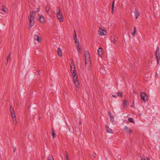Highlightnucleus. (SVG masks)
<instances>
[{
	"label": "nucleus",
	"instance_id": "obj_1",
	"mask_svg": "<svg viewBox=\"0 0 160 160\" xmlns=\"http://www.w3.org/2000/svg\"><path fill=\"white\" fill-rule=\"evenodd\" d=\"M40 7L39 6L37 8V11L34 12L32 11L30 12L29 15L28 17V19L30 22L28 26V28L29 29H30L34 25L35 23L34 20L35 18V14L38 12L40 11Z\"/></svg>",
	"mask_w": 160,
	"mask_h": 160
},
{
	"label": "nucleus",
	"instance_id": "obj_2",
	"mask_svg": "<svg viewBox=\"0 0 160 160\" xmlns=\"http://www.w3.org/2000/svg\"><path fill=\"white\" fill-rule=\"evenodd\" d=\"M86 65L87 66L88 69L89 70L92 69L91 62L89 52L87 51L84 52Z\"/></svg>",
	"mask_w": 160,
	"mask_h": 160
},
{
	"label": "nucleus",
	"instance_id": "obj_3",
	"mask_svg": "<svg viewBox=\"0 0 160 160\" xmlns=\"http://www.w3.org/2000/svg\"><path fill=\"white\" fill-rule=\"evenodd\" d=\"M140 96L144 102L148 100V95L145 92H142L141 93Z\"/></svg>",
	"mask_w": 160,
	"mask_h": 160
},
{
	"label": "nucleus",
	"instance_id": "obj_4",
	"mask_svg": "<svg viewBox=\"0 0 160 160\" xmlns=\"http://www.w3.org/2000/svg\"><path fill=\"white\" fill-rule=\"evenodd\" d=\"M159 48L158 47H157L155 53V56L156 57L158 63L159 62V61L160 58V53L159 52Z\"/></svg>",
	"mask_w": 160,
	"mask_h": 160
},
{
	"label": "nucleus",
	"instance_id": "obj_5",
	"mask_svg": "<svg viewBox=\"0 0 160 160\" xmlns=\"http://www.w3.org/2000/svg\"><path fill=\"white\" fill-rule=\"evenodd\" d=\"M70 68H71V72L72 74H74L75 72H76V71L75 70V65L74 64V62L73 61H72L71 63L70 64Z\"/></svg>",
	"mask_w": 160,
	"mask_h": 160
},
{
	"label": "nucleus",
	"instance_id": "obj_6",
	"mask_svg": "<svg viewBox=\"0 0 160 160\" xmlns=\"http://www.w3.org/2000/svg\"><path fill=\"white\" fill-rule=\"evenodd\" d=\"M124 129L125 131L126 132L129 134H131L133 132V131L130 129L127 126H125L124 128Z\"/></svg>",
	"mask_w": 160,
	"mask_h": 160
},
{
	"label": "nucleus",
	"instance_id": "obj_7",
	"mask_svg": "<svg viewBox=\"0 0 160 160\" xmlns=\"http://www.w3.org/2000/svg\"><path fill=\"white\" fill-rule=\"evenodd\" d=\"M57 14L58 19L60 22H62L63 19L62 14L59 12H57Z\"/></svg>",
	"mask_w": 160,
	"mask_h": 160
},
{
	"label": "nucleus",
	"instance_id": "obj_8",
	"mask_svg": "<svg viewBox=\"0 0 160 160\" xmlns=\"http://www.w3.org/2000/svg\"><path fill=\"white\" fill-rule=\"evenodd\" d=\"M39 18V21L41 23H43L45 22V19L42 16H41L40 14H38Z\"/></svg>",
	"mask_w": 160,
	"mask_h": 160
},
{
	"label": "nucleus",
	"instance_id": "obj_9",
	"mask_svg": "<svg viewBox=\"0 0 160 160\" xmlns=\"http://www.w3.org/2000/svg\"><path fill=\"white\" fill-rule=\"evenodd\" d=\"M57 52L58 56L60 57H61L62 56V51L60 48H58Z\"/></svg>",
	"mask_w": 160,
	"mask_h": 160
},
{
	"label": "nucleus",
	"instance_id": "obj_10",
	"mask_svg": "<svg viewBox=\"0 0 160 160\" xmlns=\"http://www.w3.org/2000/svg\"><path fill=\"white\" fill-rule=\"evenodd\" d=\"M98 51L99 56L100 57H102L103 55L102 48L101 47L99 48Z\"/></svg>",
	"mask_w": 160,
	"mask_h": 160
},
{
	"label": "nucleus",
	"instance_id": "obj_11",
	"mask_svg": "<svg viewBox=\"0 0 160 160\" xmlns=\"http://www.w3.org/2000/svg\"><path fill=\"white\" fill-rule=\"evenodd\" d=\"M105 32H106L104 30L100 28L98 31V34L100 35L103 36L105 35L104 34Z\"/></svg>",
	"mask_w": 160,
	"mask_h": 160
},
{
	"label": "nucleus",
	"instance_id": "obj_12",
	"mask_svg": "<svg viewBox=\"0 0 160 160\" xmlns=\"http://www.w3.org/2000/svg\"><path fill=\"white\" fill-rule=\"evenodd\" d=\"M10 112L11 114L12 115V117H13L15 116L14 108L12 106H11V107H10Z\"/></svg>",
	"mask_w": 160,
	"mask_h": 160
},
{
	"label": "nucleus",
	"instance_id": "obj_13",
	"mask_svg": "<svg viewBox=\"0 0 160 160\" xmlns=\"http://www.w3.org/2000/svg\"><path fill=\"white\" fill-rule=\"evenodd\" d=\"M34 39L35 40L39 42H41V39L38 36L36 35L34 36Z\"/></svg>",
	"mask_w": 160,
	"mask_h": 160
},
{
	"label": "nucleus",
	"instance_id": "obj_14",
	"mask_svg": "<svg viewBox=\"0 0 160 160\" xmlns=\"http://www.w3.org/2000/svg\"><path fill=\"white\" fill-rule=\"evenodd\" d=\"M134 13L136 17V18L137 19L139 15L138 10L137 9H135L134 12Z\"/></svg>",
	"mask_w": 160,
	"mask_h": 160
},
{
	"label": "nucleus",
	"instance_id": "obj_15",
	"mask_svg": "<svg viewBox=\"0 0 160 160\" xmlns=\"http://www.w3.org/2000/svg\"><path fill=\"white\" fill-rule=\"evenodd\" d=\"M72 76L73 77V82L78 80L77 76L76 75V73L75 72L74 74H72Z\"/></svg>",
	"mask_w": 160,
	"mask_h": 160
},
{
	"label": "nucleus",
	"instance_id": "obj_16",
	"mask_svg": "<svg viewBox=\"0 0 160 160\" xmlns=\"http://www.w3.org/2000/svg\"><path fill=\"white\" fill-rule=\"evenodd\" d=\"M106 129L107 131L110 133H112V130L107 125H105Z\"/></svg>",
	"mask_w": 160,
	"mask_h": 160
},
{
	"label": "nucleus",
	"instance_id": "obj_17",
	"mask_svg": "<svg viewBox=\"0 0 160 160\" xmlns=\"http://www.w3.org/2000/svg\"><path fill=\"white\" fill-rule=\"evenodd\" d=\"M50 10V8L48 5H47L45 7V11L47 14H48Z\"/></svg>",
	"mask_w": 160,
	"mask_h": 160
},
{
	"label": "nucleus",
	"instance_id": "obj_18",
	"mask_svg": "<svg viewBox=\"0 0 160 160\" xmlns=\"http://www.w3.org/2000/svg\"><path fill=\"white\" fill-rule=\"evenodd\" d=\"M7 10V8L4 6H2V10L5 12H6Z\"/></svg>",
	"mask_w": 160,
	"mask_h": 160
},
{
	"label": "nucleus",
	"instance_id": "obj_19",
	"mask_svg": "<svg viewBox=\"0 0 160 160\" xmlns=\"http://www.w3.org/2000/svg\"><path fill=\"white\" fill-rule=\"evenodd\" d=\"M52 134L53 138H55V135L54 130L53 129L52 130Z\"/></svg>",
	"mask_w": 160,
	"mask_h": 160
},
{
	"label": "nucleus",
	"instance_id": "obj_20",
	"mask_svg": "<svg viewBox=\"0 0 160 160\" xmlns=\"http://www.w3.org/2000/svg\"><path fill=\"white\" fill-rule=\"evenodd\" d=\"M77 49H78V52L79 53H81V48L79 46V45H78V44H77Z\"/></svg>",
	"mask_w": 160,
	"mask_h": 160
},
{
	"label": "nucleus",
	"instance_id": "obj_21",
	"mask_svg": "<svg viewBox=\"0 0 160 160\" xmlns=\"http://www.w3.org/2000/svg\"><path fill=\"white\" fill-rule=\"evenodd\" d=\"M74 83L75 84V85L76 86L77 88H78V86L79 85V83L78 81H74Z\"/></svg>",
	"mask_w": 160,
	"mask_h": 160
},
{
	"label": "nucleus",
	"instance_id": "obj_22",
	"mask_svg": "<svg viewBox=\"0 0 160 160\" xmlns=\"http://www.w3.org/2000/svg\"><path fill=\"white\" fill-rule=\"evenodd\" d=\"M111 41L114 44H115L116 42V40L115 38H113L112 37L111 38Z\"/></svg>",
	"mask_w": 160,
	"mask_h": 160
},
{
	"label": "nucleus",
	"instance_id": "obj_23",
	"mask_svg": "<svg viewBox=\"0 0 160 160\" xmlns=\"http://www.w3.org/2000/svg\"><path fill=\"white\" fill-rule=\"evenodd\" d=\"M117 94L118 96L120 97L121 98H122L123 96L122 92H118Z\"/></svg>",
	"mask_w": 160,
	"mask_h": 160
},
{
	"label": "nucleus",
	"instance_id": "obj_24",
	"mask_svg": "<svg viewBox=\"0 0 160 160\" xmlns=\"http://www.w3.org/2000/svg\"><path fill=\"white\" fill-rule=\"evenodd\" d=\"M48 160H54L52 156L51 155H49L48 157Z\"/></svg>",
	"mask_w": 160,
	"mask_h": 160
},
{
	"label": "nucleus",
	"instance_id": "obj_25",
	"mask_svg": "<svg viewBox=\"0 0 160 160\" xmlns=\"http://www.w3.org/2000/svg\"><path fill=\"white\" fill-rule=\"evenodd\" d=\"M65 157L66 160H68V154L67 151L65 152Z\"/></svg>",
	"mask_w": 160,
	"mask_h": 160
},
{
	"label": "nucleus",
	"instance_id": "obj_26",
	"mask_svg": "<svg viewBox=\"0 0 160 160\" xmlns=\"http://www.w3.org/2000/svg\"><path fill=\"white\" fill-rule=\"evenodd\" d=\"M126 103H127V100L126 99L124 100L123 102V105L124 107H126Z\"/></svg>",
	"mask_w": 160,
	"mask_h": 160
},
{
	"label": "nucleus",
	"instance_id": "obj_27",
	"mask_svg": "<svg viewBox=\"0 0 160 160\" xmlns=\"http://www.w3.org/2000/svg\"><path fill=\"white\" fill-rule=\"evenodd\" d=\"M12 117V118L13 119V123L14 124L16 123L17 122V120H16V118L15 117V116L14 117Z\"/></svg>",
	"mask_w": 160,
	"mask_h": 160
},
{
	"label": "nucleus",
	"instance_id": "obj_28",
	"mask_svg": "<svg viewBox=\"0 0 160 160\" xmlns=\"http://www.w3.org/2000/svg\"><path fill=\"white\" fill-rule=\"evenodd\" d=\"M128 121H129V122H132V123H135V122L133 121V119L132 118H128Z\"/></svg>",
	"mask_w": 160,
	"mask_h": 160
},
{
	"label": "nucleus",
	"instance_id": "obj_29",
	"mask_svg": "<svg viewBox=\"0 0 160 160\" xmlns=\"http://www.w3.org/2000/svg\"><path fill=\"white\" fill-rule=\"evenodd\" d=\"M110 122H113L114 121V119L113 116L112 117H110Z\"/></svg>",
	"mask_w": 160,
	"mask_h": 160
},
{
	"label": "nucleus",
	"instance_id": "obj_30",
	"mask_svg": "<svg viewBox=\"0 0 160 160\" xmlns=\"http://www.w3.org/2000/svg\"><path fill=\"white\" fill-rule=\"evenodd\" d=\"M114 1L115 0H114L113 1V2H112V12L113 11V8H114Z\"/></svg>",
	"mask_w": 160,
	"mask_h": 160
},
{
	"label": "nucleus",
	"instance_id": "obj_31",
	"mask_svg": "<svg viewBox=\"0 0 160 160\" xmlns=\"http://www.w3.org/2000/svg\"><path fill=\"white\" fill-rule=\"evenodd\" d=\"M11 53L9 54L7 58V63L8 62V60L10 58Z\"/></svg>",
	"mask_w": 160,
	"mask_h": 160
},
{
	"label": "nucleus",
	"instance_id": "obj_32",
	"mask_svg": "<svg viewBox=\"0 0 160 160\" xmlns=\"http://www.w3.org/2000/svg\"><path fill=\"white\" fill-rule=\"evenodd\" d=\"M56 12H59V13H60V12H61L60 9L59 7H58L57 8Z\"/></svg>",
	"mask_w": 160,
	"mask_h": 160
},
{
	"label": "nucleus",
	"instance_id": "obj_33",
	"mask_svg": "<svg viewBox=\"0 0 160 160\" xmlns=\"http://www.w3.org/2000/svg\"><path fill=\"white\" fill-rule=\"evenodd\" d=\"M74 35L73 38H77V34L75 30H74Z\"/></svg>",
	"mask_w": 160,
	"mask_h": 160
},
{
	"label": "nucleus",
	"instance_id": "obj_34",
	"mask_svg": "<svg viewBox=\"0 0 160 160\" xmlns=\"http://www.w3.org/2000/svg\"><path fill=\"white\" fill-rule=\"evenodd\" d=\"M136 32V27H134V32H133V33H132V35H134L135 32Z\"/></svg>",
	"mask_w": 160,
	"mask_h": 160
},
{
	"label": "nucleus",
	"instance_id": "obj_35",
	"mask_svg": "<svg viewBox=\"0 0 160 160\" xmlns=\"http://www.w3.org/2000/svg\"><path fill=\"white\" fill-rule=\"evenodd\" d=\"M16 148L15 146H13V152H15L16 150Z\"/></svg>",
	"mask_w": 160,
	"mask_h": 160
},
{
	"label": "nucleus",
	"instance_id": "obj_36",
	"mask_svg": "<svg viewBox=\"0 0 160 160\" xmlns=\"http://www.w3.org/2000/svg\"><path fill=\"white\" fill-rule=\"evenodd\" d=\"M75 42L76 44H77H77H78V45H79V41H78V40H76L75 41Z\"/></svg>",
	"mask_w": 160,
	"mask_h": 160
},
{
	"label": "nucleus",
	"instance_id": "obj_37",
	"mask_svg": "<svg viewBox=\"0 0 160 160\" xmlns=\"http://www.w3.org/2000/svg\"><path fill=\"white\" fill-rule=\"evenodd\" d=\"M108 115L110 117H112L113 116L112 115V114L111 112H109L108 113Z\"/></svg>",
	"mask_w": 160,
	"mask_h": 160
},
{
	"label": "nucleus",
	"instance_id": "obj_38",
	"mask_svg": "<svg viewBox=\"0 0 160 160\" xmlns=\"http://www.w3.org/2000/svg\"><path fill=\"white\" fill-rule=\"evenodd\" d=\"M108 115L110 117H112L113 116L112 115V114L111 112H109L108 113Z\"/></svg>",
	"mask_w": 160,
	"mask_h": 160
},
{
	"label": "nucleus",
	"instance_id": "obj_39",
	"mask_svg": "<svg viewBox=\"0 0 160 160\" xmlns=\"http://www.w3.org/2000/svg\"><path fill=\"white\" fill-rule=\"evenodd\" d=\"M92 155L93 157L95 158L96 154L94 152L92 153Z\"/></svg>",
	"mask_w": 160,
	"mask_h": 160
},
{
	"label": "nucleus",
	"instance_id": "obj_40",
	"mask_svg": "<svg viewBox=\"0 0 160 160\" xmlns=\"http://www.w3.org/2000/svg\"><path fill=\"white\" fill-rule=\"evenodd\" d=\"M141 160H145V157H142L141 158Z\"/></svg>",
	"mask_w": 160,
	"mask_h": 160
},
{
	"label": "nucleus",
	"instance_id": "obj_41",
	"mask_svg": "<svg viewBox=\"0 0 160 160\" xmlns=\"http://www.w3.org/2000/svg\"><path fill=\"white\" fill-rule=\"evenodd\" d=\"M112 96L113 98H116L117 97V96L116 95H112Z\"/></svg>",
	"mask_w": 160,
	"mask_h": 160
},
{
	"label": "nucleus",
	"instance_id": "obj_42",
	"mask_svg": "<svg viewBox=\"0 0 160 160\" xmlns=\"http://www.w3.org/2000/svg\"><path fill=\"white\" fill-rule=\"evenodd\" d=\"M74 39L75 41L76 40H78L77 38H73Z\"/></svg>",
	"mask_w": 160,
	"mask_h": 160
},
{
	"label": "nucleus",
	"instance_id": "obj_43",
	"mask_svg": "<svg viewBox=\"0 0 160 160\" xmlns=\"http://www.w3.org/2000/svg\"><path fill=\"white\" fill-rule=\"evenodd\" d=\"M40 71H38V75H40Z\"/></svg>",
	"mask_w": 160,
	"mask_h": 160
},
{
	"label": "nucleus",
	"instance_id": "obj_44",
	"mask_svg": "<svg viewBox=\"0 0 160 160\" xmlns=\"http://www.w3.org/2000/svg\"><path fill=\"white\" fill-rule=\"evenodd\" d=\"M147 160H150V159L149 158H147Z\"/></svg>",
	"mask_w": 160,
	"mask_h": 160
},
{
	"label": "nucleus",
	"instance_id": "obj_45",
	"mask_svg": "<svg viewBox=\"0 0 160 160\" xmlns=\"http://www.w3.org/2000/svg\"><path fill=\"white\" fill-rule=\"evenodd\" d=\"M79 125L81 124V122L80 121L79 122Z\"/></svg>",
	"mask_w": 160,
	"mask_h": 160
},
{
	"label": "nucleus",
	"instance_id": "obj_46",
	"mask_svg": "<svg viewBox=\"0 0 160 160\" xmlns=\"http://www.w3.org/2000/svg\"><path fill=\"white\" fill-rule=\"evenodd\" d=\"M68 129H69V131H70V128H69V127H68Z\"/></svg>",
	"mask_w": 160,
	"mask_h": 160
},
{
	"label": "nucleus",
	"instance_id": "obj_47",
	"mask_svg": "<svg viewBox=\"0 0 160 160\" xmlns=\"http://www.w3.org/2000/svg\"><path fill=\"white\" fill-rule=\"evenodd\" d=\"M40 118H41V117H39V118L38 119H40Z\"/></svg>",
	"mask_w": 160,
	"mask_h": 160
}]
</instances>
